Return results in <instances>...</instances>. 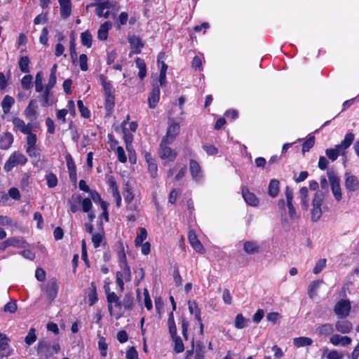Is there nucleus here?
<instances>
[{"instance_id":"f257e3e1","label":"nucleus","mask_w":359,"mask_h":359,"mask_svg":"<svg viewBox=\"0 0 359 359\" xmlns=\"http://www.w3.org/2000/svg\"><path fill=\"white\" fill-rule=\"evenodd\" d=\"M60 350L59 343H54L53 346H50L48 341L43 339L39 340L36 346V352L40 356L39 359H48L54 353H57Z\"/></svg>"},{"instance_id":"f03ea898","label":"nucleus","mask_w":359,"mask_h":359,"mask_svg":"<svg viewBox=\"0 0 359 359\" xmlns=\"http://www.w3.org/2000/svg\"><path fill=\"white\" fill-rule=\"evenodd\" d=\"M325 198L321 192H316L312 201V208L311 210V219L313 222H318L322 216L321 206Z\"/></svg>"},{"instance_id":"7ed1b4c3","label":"nucleus","mask_w":359,"mask_h":359,"mask_svg":"<svg viewBox=\"0 0 359 359\" xmlns=\"http://www.w3.org/2000/svg\"><path fill=\"white\" fill-rule=\"evenodd\" d=\"M327 175L330 183L332 192L334 198L339 201L342 198L341 189L340 186V178L333 169L327 170Z\"/></svg>"},{"instance_id":"20e7f679","label":"nucleus","mask_w":359,"mask_h":359,"mask_svg":"<svg viewBox=\"0 0 359 359\" xmlns=\"http://www.w3.org/2000/svg\"><path fill=\"white\" fill-rule=\"evenodd\" d=\"M27 161V159L24 154L15 151L10 156L4 168L6 171L8 172L18 165H25Z\"/></svg>"},{"instance_id":"39448f33","label":"nucleus","mask_w":359,"mask_h":359,"mask_svg":"<svg viewBox=\"0 0 359 359\" xmlns=\"http://www.w3.org/2000/svg\"><path fill=\"white\" fill-rule=\"evenodd\" d=\"M172 142H167L166 140L161 141L158 150V155L161 158L168 161H173L176 158L177 155V152L168 146Z\"/></svg>"},{"instance_id":"423d86ee","label":"nucleus","mask_w":359,"mask_h":359,"mask_svg":"<svg viewBox=\"0 0 359 359\" xmlns=\"http://www.w3.org/2000/svg\"><path fill=\"white\" fill-rule=\"evenodd\" d=\"M59 286L55 278L49 280L43 288L48 302L50 304L57 297Z\"/></svg>"},{"instance_id":"0eeeda50","label":"nucleus","mask_w":359,"mask_h":359,"mask_svg":"<svg viewBox=\"0 0 359 359\" xmlns=\"http://www.w3.org/2000/svg\"><path fill=\"white\" fill-rule=\"evenodd\" d=\"M351 310V303L348 299H341L334 306V311L341 318L348 316Z\"/></svg>"},{"instance_id":"6e6552de","label":"nucleus","mask_w":359,"mask_h":359,"mask_svg":"<svg viewBox=\"0 0 359 359\" xmlns=\"http://www.w3.org/2000/svg\"><path fill=\"white\" fill-rule=\"evenodd\" d=\"M354 135L351 133H347L341 142L335 146L334 149L339 155H344L346 150L351 145L354 140Z\"/></svg>"},{"instance_id":"1a4fd4ad","label":"nucleus","mask_w":359,"mask_h":359,"mask_svg":"<svg viewBox=\"0 0 359 359\" xmlns=\"http://www.w3.org/2000/svg\"><path fill=\"white\" fill-rule=\"evenodd\" d=\"M344 184L346 190L351 192H354L359 190V180L356 176L346 172L344 174Z\"/></svg>"},{"instance_id":"9d476101","label":"nucleus","mask_w":359,"mask_h":359,"mask_svg":"<svg viewBox=\"0 0 359 359\" xmlns=\"http://www.w3.org/2000/svg\"><path fill=\"white\" fill-rule=\"evenodd\" d=\"M100 81L104 88V94L106 96V102L107 103L112 102L114 100V90L111 82L107 81L106 76L103 74L100 75Z\"/></svg>"},{"instance_id":"9b49d317","label":"nucleus","mask_w":359,"mask_h":359,"mask_svg":"<svg viewBox=\"0 0 359 359\" xmlns=\"http://www.w3.org/2000/svg\"><path fill=\"white\" fill-rule=\"evenodd\" d=\"M128 43H130L132 53L135 54H139L141 53L142 48L144 47V43L141 39L135 35L129 36L128 38Z\"/></svg>"},{"instance_id":"f8f14e48","label":"nucleus","mask_w":359,"mask_h":359,"mask_svg":"<svg viewBox=\"0 0 359 359\" xmlns=\"http://www.w3.org/2000/svg\"><path fill=\"white\" fill-rule=\"evenodd\" d=\"M194 353V359L205 358V346L201 344H197L196 346H193L191 350L187 351L186 359H190V357Z\"/></svg>"},{"instance_id":"ddd939ff","label":"nucleus","mask_w":359,"mask_h":359,"mask_svg":"<svg viewBox=\"0 0 359 359\" xmlns=\"http://www.w3.org/2000/svg\"><path fill=\"white\" fill-rule=\"evenodd\" d=\"M242 196L247 204L251 206H257L259 204V199L255 194L250 192L245 187L242 188Z\"/></svg>"},{"instance_id":"4468645a","label":"nucleus","mask_w":359,"mask_h":359,"mask_svg":"<svg viewBox=\"0 0 359 359\" xmlns=\"http://www.w3.org/2000/svg\"><path fill=\"white\" fill-rule=\"evenodd\" d=\"M180 132V126L178 123H173L169 126L167 130L166 135L162 140L172 142Z\"/></svg>"},{"instance_id":"2eb2a0df","label":"nucleus","mask_w":359,"mask_h":359,"mask_svg":"<svg viewBox=\"0 0 359 359\" xmlns=\"http://www.w3.org/2000/svg\"><path fill=\"white\" fill-rule=\"evenodd\" d=\"M189 170L192 178L195 181H198L202 178L201 168L196 161L193 159L190 160Z\"/></svg>"},{"instance_id":"dca6fc26","label":"nucleus","mask_w":359,"mask_h":359,"mask_svg":"<svg viewBox=\"0 0 359 359\" xmlns=\"http://www.w3.org/2000/svg\"><path fill=\"white\" fill-rule=\"evenodd\" d=\"M13 124L15 128L20 130L23 134L29 133V130H32V124L28 123L26 125L25 121L18 117H15L13 119Z\"/></svg>"},{"instance_id":"f3484780","label":"nucleus","mask_w":359,"mask_h":359,"mask_svg":"<svg viewBox=\"0 0 359 359\" xmlns=\"http://www.w3.org/2000/svg\"><path fill=\"white\" fill-rule=\"evenodd\" d=\"M352 340L349 337L341 336L339 334H333L330 339V342L334 346L341 345L346 346L351 343Z\"/></svg>"},{"instance_id":"a211bd4d","label":"nucleus","mask_w":359,"mask_h":359,"mask_svg":"<svg viewBox=\"0 0 359 359\" xmlns=\"http://www.w3.org/2000/svg\"><path fill=\"white\" fill-rule=\"evenodd\" d=\"M160 99V88L158 86H154L148 97V102L150 108H154Z\"/></svg>"},{"instance_id":"6ab92c4d","label":"nucleus","mask_w":359,"mask_h":359,"mask_svg":"<svg viewBox=\"0 0 359 359\" xmlns=\"http://www.w3.org/2000/svg\"><path fill=\"white\" fill-rule=\"evenodd\" d=\"M39 102L42 107L51 106L55 103V100L53 97L51 90L45 88L42 95L39 97Z\"/></svg>"},{"instance_id":"aec40b11","label":"nucleus","mask_w":359,"mask_h":359,"mask_svg":"<svg viewBox=\"0 0 359 359\" xmlns=\"http://www.w3.org/2000/svg\"><path fill=\"white\" fill-rule=\"evenodd\" d=\"M188 238L191 245L197 252L204 253V248L197 238V236L194 232L189 231Z\"/></svg>"},{"instance_id":"412c9836","label":"nucleus","mask_w":359,"mask_h":359,"mask_svg":"<svg viewBox=\"0 0 359 359\" xmlns=\"http://www.w3.org/2000/svg\"><path fill=\"white\" fill-rule=\"evenodd\" d=\"M107 302L109 303L108 310L111 315H112V304H115V306L121 309V301L119 300L118 297L114 292L107 293Z\"/></svg>"},{"instance_id":"4be33fe9","label":"nucleus","mask_w":359,"mask_h":359,"mask_svg":"<svg viewBox=\"0 0 359 359\" xmlns=\"http://www.w3.org/2000/svg\"><path fill=\"white\" fill-rule=\"evenodd\" d=\"M243 250L248 255L257 253L260 251V247L257 242L248 241L243 243Z\"/></svg>"},{"instance_id":"5701e85b","label":"nucleus","mask_w":359,"mask_h":359,"mask_svg":"<svg viewBox=\"0 0 359 359\" xmlns=\"http://www.w3.org/2000/svg\"><path fill=\"white\" fill-rule=\"evenodd\" d=\"M352 327L351 323L348 320H339L335 324L336 330L342 334L349 333Z\"/></svg>"},{"instance_id":"b1692460","label":"nucleus","mask_w":359,"mask_h":359,"mask_svg":"<svg viewBox=\"0 0 359 359\" xmlns=\"http://www.w3.org/2000/svg\"><path fill=\"white\" fill-rule=\"evenodd\" d=\"M72 199L75 200L78 203H81L82 210L84 212H88L92 208V202L90 198H86L82 200L80 195H73Z\"/></svg>"},{"instance_id":"393cba45","label":"nucleus","mask_w":359,"mask_h":359,"mask_svg":"<svg viewBox=\"0 0 359 359\" xmlns=\"http://www.w3.org/2000/svg\"><path fill=\"white\" fill-rule=\"evenodd\" d=\"M96 9L95 13L99 17H104V18H108L109 17V12L106 11L104 13V9L110 8V4L108 1L99 3L95 5Z\"/></svg>"},{"instance_id":"a878e982","label":"nucleus","mask_w":359,"mask_h":359,"mask_svg":"<svg viewBox=\"0 0 359 359\" xmlns=\"http://www.w3.org/2000/svg\"><path fill=\"white\" fill-rule=\"evenodd\" d=\"M334 329L332 324L325 323L318 326L316 332L319 336L327 337L333 333Z\"/></svg>"},{"instance_id":"bb28decb","label":"nucleus","mask_w":359,"mask_h":359,"mask_svg":"<svg viewBox=\"0 0 359 359\" xmlns=\"http://www.w3.org/2000/svg\"><path fill=\"white\" fill-rule=\"evenodd\" d=\"M111 27V23L109 21L101 25L97 32L98 39L102 41L106 40L108 37V32Z\"/></svg>"},{"instance_id":"cd10ccee","label":"nucleus","mask_w":359,"mask_h":359,"mask_svg":"<svg viewBox=\"0 0 359 359\" xmlns=\"http://www.w3.org/2000/svg\"><path fill=\"white\" fill-rule=\"evenodd\" d=\"M13 142V136L10 133H4L0 139V148L8 149Z\"/></svg>"},{"instance_id":"c85d7f7f","label":"nucleus","mask_w":359,"mask_h":359,"mask_svg":"<svg viewBox=\"0 0 359 359\" xmlns=\"http://www.w3.org/2000/svg\"><path fill=\"white\" fill-rule=\"evenodd\" d=\"M67 165L69 174V177L72 180H76V165L72 157V156L68 154L66 157Z\"/></svg>"},{"instance_id":"c756f323","label":"nucleus","mask_w":359,"mask_h":359,"mask_svg":"<svg viewBox=\"0 0 359 359\" xmlns=\"http://www.w3.org/2000/svg\"><path fill=\"white\" fill-rule=\"evenodd\" d=\"M37 107L36 100H30L28 106L25 109V115L32 120L36 116Z\"/></svg>"},{"instance_id":"7c9ffc66","label":"nucleus","mask_w":359,"mask_h":359,"mask_svg":"<svg viewBox=\"0 0 359 359\" xmlns=\"http://www.w3.org/2000/svg\"><path fill=\"white\" fill-rule=\"evenodd\" d=\"M146 161L147 163L148 171L152 177H156L157 175V165L151 158V155L147 154L145 156Z\"/></svg>"},{"instance_id":"2f4dec72","label":"nucleus","mask_w":359,"mask_h":359,"mask_svg":"<svg viewBox=\"0 0 359 359\" xmlns=\"http://www.w3.org/2000/svg\"><path fill=\"white\" fill-rule=\"evenodd\" d=\"M299 198L301 200V205L303 210H307L309 208L308 189L303 187L299 190Z\"/></svg>"},{"instance_id":"473e14b6","label":"nucleus","mask_w":359,"mask_h":359,"mask_svg":"<svg viewBox=\"0 0 359 359\" xmlns=\"http://www.w3.org/2000/svg\"><path fill=\"white\" fill-rule=\"evenodd\" d=\"M279 181L277 180H271L269 184V195L275 198L278 195L279 193Z\"/></svg>"},{"instance_id":"72a5a7b5","label":"nucleus","mask_w":359,"mask_h":359,"mask_svg":"<svg viewBox=\"0 0 359 359\" xmlns=\"http://www.w3.org/2000/svg\"><path fill=\"white\" fill-rule=\"evenodd\" d=\"M15 103L13 97L9 95H6L1 102V107L4 114L9 113L11 107Z\"/></svg>"},{"instance_id":"f704fd0d","label":"nucleus","mask_w":359,"mask_h":359,"mask_svg":"<svg viewBox=\"0 0 359 359\" xmlns=\"http://www.w3.org/2000/svg\"><path fill=\"white\" fill-rule=\"evenodd\" d=\"M135 64L139 69L138 76L140 79L142 80L147 75V68L144 60L140 57H137L135 60Z\"/></svg>"},{"instance_id":"c9c22d12","label":"nucleus","mask_w":359,"mask_h":359,"mask_svg":"<svg viewBox=\"0 0 359 359\" xmlns=\"http://www.w3.org/2000/svg\"><path fill=\"white\" fill-rule=\"evenodd\" d=\"M293 342L295 346L299 348L306 346H311L313 343V340L309 337H300L294 338Z\"/></svg>"},{"instance_id":"e433bc0d","label":"nucleus","mask_w":359,"mask_h":359,"mask_svg":"<svg viewBox=\"0 0 359 359\" xmlns=\"http://www.w3.org/2000/svg\"><path fill=\"white\" fill-rule=\"evenodd\" d=\"M323 283L322 280H314L311 283L308 287V295L310 298L313 299L316 295L320 285Z\"/></svg>"},{"instance_id":"4c0bfd02","label":"nucleus","mask_w":359,"mask_h":359,"mask_svg":"<svg viewBox=\"0 0 359 359\" xmlns=\"http://www.w3.org/2000/svg\"><path fill=\"white\" fill-rule=\"evenodd\" d=\"M133 306V297L131 294H126L123 300L121 301V308L125 309L131 310Z\"/></svg>"},{"instance_id":"58836bf2","label":"nucleus","mask_w":359,"mask_h":359,"mask_svg":"<svg viewBox=\"0 0 359 359\" xmlns=\"http://www.w3.org/2000/svg\"><path fill=\"white\" fill-rule=\"evenodd\" d=\"M81 41L83 46L90 48L92 46V35L89 31L81 34Z\"/></svg>"},{"instance_id":"ea45409f","label":"nucleus","mask_w":359,"mask_h":359,"mask_svg":"<svg viewBox=\"0 0 359 359\" xmlns=\"http://www.w3.org/2000/svg\"><path fill=\"white\" fill-rule=\"evenodd\" d=\"M249 320L245 318L243 314L238 313L235 318V327L237 329H243L248 325Z\"/></svg>"},{"instance_id":"a19ab883","label":"nucleus","mask_w":359,"mask_h":359,"mask_svg":"<svg viewBox=\"0 0 359 359\" xmlns=\"http://www.w3.org/2000/svg\"><path fill=\"white\" fill-rule=\"evenodd\" d=\"M43 74L42 72H37L35 76L34 86L36 92L40 93L43 90Z\"/></svg>"},{"instance_id":"79ce46f5","label":"nucleus","mask_w":359,"mask_h":359,"mask_svg":"<svg viewBox=\"0 0 359 359\" xmlns=\"http://www.w3.org/2000/svg\"><path fill=\"white\" fill-rule=\"evenodd\" d=\"M147 237V231L144 228H141L140 229L139 233L137 235L135 239V245L138 247L140 246L144 240H146Z\"/></svg>"},{"instance_id":"37998d69","label":"nucleus","mask_w":359,"mask_h":359,"mask_svg":"<svg viewBox=\"0 0 359 359\" xmlns=\"http://www.w3.org/2000/svg\"><path fill=\"white\" fill-rule=\"evenodd\" d=\"M60 15L63 19H66L71 15L72 5L71 3L60 4Z\"/></svg>"},{"instance_id":"c03bdc74","label":"nucleus","mask_w":359,"mask_h":359,"mask_svg":"<svg viewBox=\"0 0 359 359\" xmlns=\"http://www.w3.org/2000/svg\"><path fill=\"white\" fill-rule=\"evenodd\" d=\"M172 339L175 343L174 350L176 353H180L184 351V347L180 337L175 335L172 337Z\"/></svg>"},{"instance_id":"a18cd8bd","label":"nucleus","mask_w":359,"mask_h":359,"mask_svg":"<svg viewBox=\"0 0 359 359\" xmlns=\"http://www.w3.org/2000/svg\"><path fill=\"white\" fill-rule=\"evenodd\" d=\"M35 332V328L32 327L29 329L28 334L25 339V341L27 345L30 346L36 341L37 337Z\"/></svg>"},{"instance_id":"49530a36","label":"nucleus","mask_w":359,"mask_h":359,"mask_svg":"<svg viewBox=\"0 0 359 359\" xmlns=\"http://www.w3.org/2000/svg\"><path fill=\"white\" fill-rule=\"evenodd\" d=\"M11 246L15 248H22L25 246V241L22 237H12L8 238Z\"/></svg>"},{"instance_id":"de8ad7c7","label":"nucleus","mask_w":359,"mask_h":359,"mask_svg":"<svg viewBox=\"0 0 359 359\" xmlns=\"http://www.w3.org/2000/svg\"><path fill=\"white\" fill-rule=\"evenodd\" d=\"M168 328H169V332L171 335V337L177 335V327L176 325L174 320L173 313H170L169 315L168 320Z\"/></svg>"},{"instance_id":"09e8293b","label":"nucleus","mask_w":359,"mask_h":359,"mask_svg":"<svg viewBox=\"0 0 359 359\" xmlns=\"http://www.w3.org/2000/svg\"><path fill=\"white\" fill-rule=\"evenodd\" d=\"M29 60L27 56L21 57L19 60V67L21 72L27 73L29 70Z\"/></svg>"},{"instance_id":"8fccbe9b","label":"nucleus","mask_w":359,"mask_h":359,"mask_svg":"<svg viewBox=\"0 0 359 359\" xmlns=\"http://www.w3.org/2000/svg\"><path fill=\"white\" fill-rule=\"evenodd\" d=\"M320 185L321 190H318L316 192H321L323 194V198H325L326 196L329 192L328 182L325 177H321L320 180Z\"/></svg>"},{"instance_id":"3c124183","label":"nucleus","mask_w":359,"mask_h":359,"mask_svg":"<svg viewBox=\"0 0 359 359\" xmlns=\"http://www.w3.org/2000/svg\"><path fill=\"white\" fill-rule=\"evenodd\" d=\"M46 180L47 182V185L49 188H54L57 184V178L56 175L53 172L48 173L46 176Z\"/></svg>"},{"instance_id":"603ef678","label":"nucleus","mask_w":359,"mask_h":359,"mask_svg":"<svg viewBox=\"0 0 359 359\" xmlns=\"http://www.w3.org/2000/svg\"><path fill=\"white\" fill-rule=\"evenodd\" d=\"M21 85L23 89L29 90L32 86V76L30 74L25 75L21 80Z\"/></svg>"},{"instance_id":"864d4df0","label":"nucleus","mask_w":359,"mask_h":359,"mask_svg":"<svg viewBox=\"0 0 359 359\" xmlns=\"http://www.w3.org/2000/svg\"><path fill=\"white\" fill-rule=\"evenodd\" d=\"M88 298L90 306H93L97 301L96 287L94 283H91V291L88 294Z\"/></svg>"},{"instance_id":"5fc2aeb1","label":"nucleus","mask_w":359,"mask_h":359,"mask_svg":"<svg viewBox=\"0 0 359 359\" xmlns=\"http://www.w3.org/2000/svg\"><path fill=\"white\" fill-rule=\"evenodd\" d=\"M314 144H315V137L313 136L309 137L302 144L303 154L309 151V149L313 147Z\"/></svg>"},{"instance_id":"6e6d98bb","label":"nucleus","mask_w":359,"mask_h":359,"mask_svg":"<svg viewBox=\"0 0 359 359\" xmlns=\"http://www.w3.org/2000/svg\"><path fill=\"white\" fill-rule=\"evenodd\" d=\"M326 262V259H319L316 262V266L313 268V273L314 274H318L319 273H320L323 271V269L325 267Z\"/></svg>"},{"instance_id":"4d7b16f0","label":"nucleus","mask_w":359,"mask_h":359,"mask_svg":"<svg viewBox=\"0 0 359 359\" xmlns=\"http://www.w3.org/2000/svg\"><path fill=\"white\" fill-rule=\"evenodd\" d=\"M77 106H78L79 111L83 117H84V118L90 117V111L88 109L87 107H86L83 105L82 100H79L77 101Z\"/></svg>"},{"instance_id":"13d9d810","label":"nucleus","mask_w":359,"mask_h":359,"mask_svg":"<svg viewBox=\"0 0 359 359\" xmlns=\"http://www.w3.org/2000/svg\"><path fill=\"white\" fill-rule=\"evenodd\" d=\"M129 115L127 116V119L126 121H123L121 123V126L123 128V133H124V137H125V141L126 142V144L128 145V142H131L132 141V135L130 134L127 129L125 128L127 122L129 120Z\"/></svg>"},{"instance_id":"bf43d9fd","label":"nucleus","mask_w":359,"mask_h":359,"mask_svg":"<svg viewBox=\"0 0 359 359\" xmlns=\"http://www.w3.org/2000/svg\"><path fill=\"white\" fill-rule=\"evenodd\" d=\"M88 57L86 54H81L79 56V65L82 71L86 72L88 70Z\"/></svg>"},{"instance_id":"052dcab7","label":"nucleus","mask_w":359,"mask_h":359,"mask_svg":"<svg viewBox=\"0 0 359 359\" xmlns=\"http://www.w3.org/2000/svg\"><path fill=\"white\" fill-rule=\"evenodd\" d=\"M27 135V147L36 146V135L32 133V130H29V133H25Z\"/></svg>"},{"instance_id":"680f3d73","label":"nucleus","mask_w":359,"mask_h":359,"mask_svg":"<svg viewBox=\"0 0 359 359\" xmlns=\"http://www.w3.org/2000/svg\"><path fill=\"white\" fill-rule=\"evenodd\" d=\"M116 154L118 159L121 163H126L127 161V157L122 147H118L116 149Z\"/></svg>"},{"instance_id":"e2e57ef3","label":"nucleus","mask_w":359,"mask_h":359,"mask_svg":"<svg viewBox=\"0 0 359 359\" xmlns=\"http://www.w3.org/2000/svg\"><path fill=\"white\" fill-rule=\"evenodd\" d=\"M144 306L148 310H151L152 309V302L149 294V291L147 289H144Z\"/></svg>"},{"instance_id":"0e129e2a","label":"nucleus","mask_w":359,"mask_h":359,"mask_svg":"<svg viewBox=\"0 0 359 359\" xmlns=\"http://www.w3.org/2000/svg\"><path fill=\"white\" fill-rule=\"evenodd\" d=\"M68 113V110L66 109H59L56 112V117L59 121H61L62 123H66V116Z\"/></svg>"},{"instance_id":"69168bd1","label":"nucleus","mask_w":359,"mask_h":359,"mask_svg":"<svg viewBox=\"0 0 359 359\" xmlns=\"http://www.w3.org/2000/svg\"><path fill=\"white\" fill-rule=\"evenodd\" d=\"M17 310V304L13 302H10L7 303L4 308V311L5 312H9L11 313H13Z\"/></svg>"},{"instance_id":"338daca9","label":"nucleus","mask_w":359,"mask_h":359,"mask_svg":"<svg viewBox=\"0 0 359 359\" xmlns=\"http://www.w3.org/2000/svg\"><path fill=\"white\" fill-rule=\"evenodd\" d=\"M137 352L134 347H130L126 353V359H137Z\"/></svg>"},{"instance_id":"774afa93","label":"nucleus","mask_w":359,"mask_h":359,"mask_svg":"<svg viewBox=\"0 0 359 359\" xmlns=\"http://www.w3.org/2000/svg\"><path fill=\"white\" fill-rule=\"evenodd\" d=\"M343 355L338 353V351L333 350L330 351L327 355V359H342Z\"/></svg>"}]
</instances>
